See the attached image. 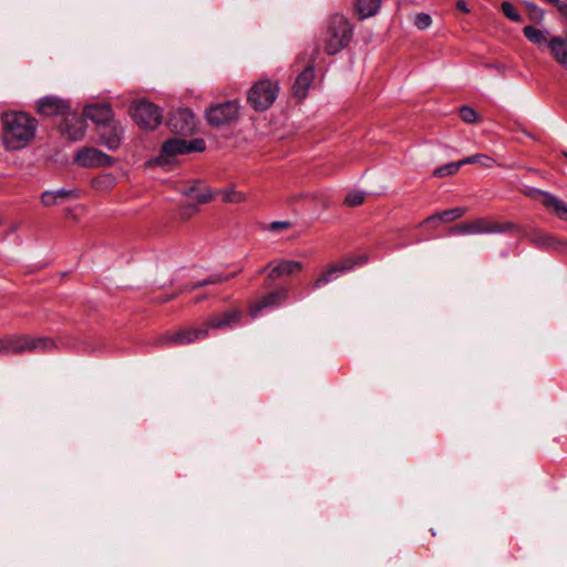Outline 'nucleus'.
Returning <instances> with one entry per match:
<instances>
[{
    "instance_id": "nucleus-19",
    "label": "nucleus",
    "mask_w": 567,
    "mask_h": 567,
    "mask_svg": "<svg viewBox=\"0 0 567 567\" xmlns=\"http://www.w3.org/2000/svg\"><path fill=\"white\" fill-rule=\"evenodd\" d=\"M529 195L542 196V204L546 207V209L555 214L559 219L567 221V204L564 200L550 193L540 189H533Z\"/></svg>"
},
{
    "instance_id": "nucleus-29",
    "label": "nucleus",
    "mask_w": 567,
    "mask_h": 567,
    "mask_svg": "<svg viewBox=\"0 0 567 567\" xmlns=\"http://www.w3.org/2000/svg\"><path fill=\"white\" fill-rule=\"evenodd\" d=\"M236 276H237L236 272H231V274H228V275L215 274V275H212L209 278H207L205 280L198 281L197 284H195L193 286V288L204 287V286H207V285H220L223 282H226V281L235 278Z\"/></svg>"
},
{
    "instance_id": "nucleus-2",
    "label": "nucleus",
    "mask_w": 567,
    "mask_h": 567,
    "mask_svg": "<svg viewBox=\"0 0 567 567\" xmlns=\"http://www.w3.org/2000/svg\"><path fill=\"white\" fill-rule=\"evenodd\" d=\"M241 318V311L238 309L227 310L223 313L210 317L203 328L184 329L163 338V342L173 346L189 344L196 340L208 336L209 329H226L237 326Z\"/></svg>"
},
{
    "instance_id": "nucleus-20",
    "label": "nucleus",
    "mask_w": 567,
    "mask_h": 567,
    "mask_svg": "<svg viewBox=\"0 0 567 567\" xmlns=\"http://www.w3.org/2000/svg\"><path fill=\"white\" fill-rule=\"evenodd\" d=\"M122 128L118 125L104 126L100 134L101 143L110 151L118 148L121 144Z\"/></svg>"
},
{
    "instance_id": "nucleus-5",
    "label": "nucleus",
    "mask_w": 567,
    "mask_h": 567,
    "mask_svg": "<svg viewBox=\"0 0 567 567\" xmlns=\"http://www.w3.org/2000/svg\"><path fill=\"white\" fill-rule=\"evenodd\" d=\"M205 142L202 138L185 141L182 138H169L163 143L161 153L156 158L158 165L169 164L176 155L189 154L192 152H203Z\"/></svg>"
},
{
    "instance_id": "nucleus-3",
    "label": "nucleus",
    "mask_w": 567,
    "mask_h": 567,
    "mask_svg": "<svg viewBox=\"0 0 567 567\" xmlns=\"http://www.w3.org/2000/svg\"><path fill=\"white\" fill-rule=\"evenodd\" d=\"M353 37V25L341 14L330 17L323 34V48L327 54L334 55L349 45Z\"/></svg>"
},
{
    "instance_id": "nucleus-11",
    "label": "nucleus",
    "mask_w": 567,
    "mask_h": 567,
    "mask_svg": "<svg viewBox=\"0 0 567 567\" xmlns=\"http://www.w3.org/2000/svg\"><path fill=\"white\" fill-rule=\"evenodd\" d=\"M182 194L194 202L183 206L182 214L186 217H189L190 214L196 209V205L207 204L214 197L209 187L202 182H196L192 186L184 187L182 189Z\"/></svg>"
},
{
    "instance_id": "nucleus-28",
    "label": "nucleus",
    "mask_w": 567,
    "mask_h": 567,
    "mask_svg": "<svg viewBox=\"0 0 567 567\" xmlns=\"http://www.w3.org/2000/svg\"><path fill=\"white\" fill-rule=\"evenodd\" d=\"M462 166L463 165L461 164V161L441 165L434 169L433 176L437 178H443L455 175Z\"/></svg>"
},
{
    "instance_id": "nucleus-35",
    "label": "nucleus",
    "mask_w": 567,
    "mask_h": 567,
    "mask_svg": "<svg viewBox=\"0 0 567 567\" xmlns=\"http://www.w3.org/2000/svg\"><path fill=\"white\" fill-rule=\"evenodd\" d=\"M432 23V19L427 13H417L414 17V25L420 30L427 29Z\"/></svg>"
},
{
    "instance_id": "nucleus-4",
    "label": "nucleus",
    "mask_w": 567,
    "mask_h": 567,
    "mask_svg": "<svg viewBox=\"0 0 567 567\" xmlns=\"http://www.w3.org/2000/svg\"><path fill=\"white\" fill-rule=\"evenodd\" d=\"M55 348V342L48 337L31 338L10 334L0 338V354H19L23 352H44Z\"/></svg>"
},
{
    "instance_id": "nucleus-41",
    "label": "nucleus",
    "mask_w": 567,
    "mask_h": 567,
    "mask_svg": "<svg viewBox=\"0 0 567 567\" xmlns=\"http://www.w3.org/2000/svg\"><path fill=\"white\" fill-rule=\"evenodd\" d=\"M173 298H174L173 295H165L164 297L158 299V302H167V301L172 300Z\"/></svg>"
},
{
    "instance_id": "nucleus-33",
    "label": "nucleus",
    "mask_w": 567,
    "mask_h": 567,
    "mask_svg": "<svg viewBox=\"0 0 567 567\" xmlns=\"http://www.w3.org/2000/svg\"><path fill=\"white\" fill-rule=\"evenodd\" d=\"M501 8H502V12L504 13V16L506 18H508L509 20L514 21V22H519L522 20V17L520 14L518 13L517 9L515 8V6L508 1H504L502 4H501Z\"/></svg>"
},
{
    "instance_id": "nucleus-15",
    "label": "nucleus",
    "mask_w": 567,
    "mask_h": 567,
    "mask_svg": "<svg viewBox=\"0 0 567 567\" xmlns=\"http://www.w3.org/2000/svg\"><path fill=\"white\" fill-rule=\"evenodd\" d=\"M268 269V277L275 280L300 272L303 269V264L297 260H272L265 268L260 269L258 274H262Z\"/></svg>"
},
{
    "instance_id": "nucleus-10",
    "label": "nucleus",
    "mask_w": 567,
    "mask_h": 567,
    "mask_svg": "<svg viewBox=\"0 0 567 567\" xmlns=\"http://www.w3.org/2000/svg\"><path fill=\"white\" fill-rule=\"evenodd\" d=\"M509 225L502 226L496 223L488 221L484 218H477L451 228L450 234L453 235H477V234H496L505 231Z\"/></svg>"
},
{
    "instance_id": "nucleus-13",
    "label": "nucleus",
    "mask_w": 567,
    "mask_h": 567,
    "mask_svg": "<svg viewBox=\"0 0 567 567\" xmlns=\"http://www.w3.org/2000/svg\"><path fill=\"white\" fill-rule=\"evenodd\" d=\"M74 162L82 167L111 166L113 159L95 147H83L74 157Z\"/></svg>"
},
{
    "instance_id": "nucleus-23",
    "label": "nucleus",
    "mask_w": 567,
    "mask_h": 567,
    "mask_svg": "<svg viewBox=\"0 0 567 567\" xmlns=\"http://www.w3.org/2000/svg\"><path fill=\"white\" fill-rule=\"evenodd\" d=\"M551 54L565 68H567V42L560 38H553L548 42Z\"/></svg>"
},
{
    "instance_id": "nucleus-37",
    "label": "nucleus",
    "mask_w": 567,
    "mask_h": 567,
    "mask_svg": "<svg viewBox=\"0 0 567 567\" xmlns=\"http://www.w3.org/2000/svg\"><path fill=\"white\" fill-rule=\"evenodd\" d=\"M290 226H291V224L289 221L276 220V221L270 223L267 228L271 231H279V230L287 229Z\"/></svg>"
},
{
    "instance_id": "nucleus-40",
    "label": "nucleus",
    "mask_w": 567,
    "mask_h": 567,
    "mask_svg": "<svg viewBox=\"0 0 567 567\" xmlns=\"http://www.w3.org/2000/svg\"><path fill=\"white\" fill-rule=\"evenodd\" d=\"M456 8L460 11L465 12V13H467L470 11L468 8H467L466 2L464 0H457Z\"/></svg>"
},
{
    "instance_id": "nucleus-25",
    "label": "nucleus",
    "mask_w": 567,
    "mask_h": 567,
    "mask_svg": "<svg viewBox=\"0 0 567 567\" xmlns=\"http://www.w3.org/2000/svg\"><path fill=\"white\" fill-rule=\"evenodd\" d=\"M381 6V0H358L357 10L361 19L374 16Z\"/></svg>"
},
{
    "instance_id": "nucleus-1",
    "label": "nucleus",
    "mask_w": 567,
    "mask_h": 567,
    "mask_svg": "<svg viewBox=\"0 0 567 567\" xmlns=\"http://www.w3.org/2000/svg\"><path fill=\"white\" fill-rule=\"evenodd\" d=\"M2 121V144L8 151L27 147L34 138L38 121L24 112H7Z\"/></svg>"
},
{
    "instance_id": "nucleus-16",
    "label": "nucleus",
    "mask_w": 567,
    "mask_h": 567,
    "mask_svg": "<svg viewBox=\"0 0 567 567\" xmlns=\"http://www.w3.org/2000/svg\"><path fill=\"white\" fill-rule=\"evenodd\" d=\"M62 135L72 142L81 141L86 131L85 120L76 113H69L60 124Z\"/></svg>"
},
{
    "instance_id": "nucleus-34",
    "label": "nucleus",
    "mask_w": 567,
    "mask_h": 567,
    "mask_svg": "<svg viewBox=\"0 0 567 567\" xmlns=\"http://www.w3.org/2000/svg\"><path fill=\"white\" fill-rule=\"evenodd\" d=\"M364 198H365L364 192L353 190V192H350L346 196L344 204L350 207L359 206V205L363 204Z\"/></svg>"
},
{
    "instance_id": "nucleus-27",
    "label": "nucleus",
    "mask_w": 567,
    "mask_h": 567,
    "mask_svg": "<svg viewBox=\"0 0 567 567\" xmlns=\"http://www.w3.org/2000/svg\"><path fill=\"white\" fill-rule=\"evenodd\" d=\"M523 32L525 38L535 44H544L548 41L547 33L533 25L525 27Z\"/></svg>"
},
{
    "instance_id": "nucleus-38",
    "label": "nucleus",
    "mask_w": 567,
    "mask_h": 567,
    "mask_svg": "<svg viewBox=\"0 0 567 567\" xmlns=\"http://www.w3.org/2000/svg\"><path fill=\"white\" fill-rule=\"evenodd\" d=\"M537 241L544 247H554L555 238L548 234L540 235Z\"/></svg>"
},
{
    "instance_id": "nucleus-12",
    "label": "nucleus",
    "mask_w": 567,
    "mask_h": 567,
    "mask_svg": "<svg viewBox=\"0 0 567 567\" xmlns=\"http://www.w3.org/2000/svg\"><path fill=\"white\" fill-rule=\"evenodd\" d=\"M172 132L179 135H192L196 130V117L188 109L174 111L167 122Z\"/></svg>"
},
{
    "instance_id": "nucleus-42",
    "label": "nucleus",
    "mask_w": 567,
    "mask_h": 567,
    "mask_svg": "<svg viewBox=\"0 0 567 567\" xmlns=\"http://www.w3.org/2000/svg\"><path fill=\"white\" fill-rule=\"evenodd\" d=\"M313 65L312 64H308L305 66V69L302 71H307V72H310V71H313Z\"/></svg>"
},
{
    "instance_id": "nucleus-21",
    "label": "nucleus",
    "mask_w": 567,
    "mask_h": 567,
    "mask_svg": "<svg viewBox=\"0 0 567 567\" xmlns=\"http://www.w3.org/2000/svg\"><path fill=\"white\" fill-rule=\"evenodd\" d=\"M69 197H76V190L74 189H56V190H45L41 195V203L45 207L54 206L59 203V200H64Z\"/></svg>"
},
{
    "instance_id": "nucleus-14",
    "label": "nucleus",
    "mask_w": 567,
    "mask_h": 567,
    "mask_svg": "<svg viewBox=\"0 0 567 567\" xmlns=\"http://www.w3.org/2000/svg\"><path fill=\"white\" fill-rule=\"evenodd\" d=\"M37 111L43 116H66L70 113V103L58 96L48 95L38 101Z\"/></svg>"
},
{
    "instance_id": "nucleus-24",
    "label": "nucleus",
    "mask_w": 567,
    "mask_h": 567,
    "mask_svg": "<svg viewBox=\"0 0 567 567\" xmlns=\"http://www.w3.org/2000/svg\"><path fill=\"white\" fill-rule=\"evenodd\" d=\"M464 214H465V208H462V207L446 209L444 212H441V213H437V214H434V215L427 217L421 225L432 223L435 220L453 221V220L461 218Z\"/></svg>"
},
{
    "instance_id": "nucleus-8",
    "label": "nucleus",
    "mask_w": 567,
    "mask_h": 567,
    "mask_svg": "<svg viewBox=\"0 0 567 567\" xmlns=\"http://www.w3.org/2000/svg\"><path fill=\"white\" fill-rule=\"evenodd\" d=\"M239 114V102L237 100H229L208 107L205 112V117L209 125L218 127L236 121Z\"/></svg>"
},
{
    "instance_id": "nucleus-30",
    "label": "nucleus",
    "mask_w": 567,
    "mask_h": 567,
    "mask_svg": "<svg viewBox=\"0 0 567 567\" xmlns=\"http://www.w3.org/2000/svg\"><path fill=\"white\" fill-rule=\"evenodd\" d=\"M247 199V195L234 188L226 189L223 195V200L226 203L239 204Z\"/></svg>"
},
{
    "instance_id": "nucleus-22",
    "label": "nucleus",
    "mask_w": 567,
    "mask_h": 567,
    "mask_svg": "<svg viewBox=\"0 0 567 567\" xmlns=\"http://www.w3.org/2000/svg\"><path fill=\"white\" fill-rule=\"evenodd\" d=\"M315 73H298V76L293 83L292 91L296 97L302 100L306 97L307 92L313 82Z\"/></svg>"
},
{
    "instance_id": "nucleus-32",
    "label": "nucleus",
    "mask_w": 567,
    "mask_h": 567,
    "mask_svg": "<svg viewBox=\"0 0 567 567\" xmlns=\"http://www.w3.org/2000/svg\"><path fill=\"white\" fill-rule=\"evenodd\" d=\"M460 116L467 124L476 123L480 120L477 112L471 106L463 105L460 107Z\"/></svg>"
},
{
    "instance_id": "nucleus-9",
    "label": "nucleus",
    "mask_w": 567,
    "mask_h": 567,
    "mask_svg": "<svg viewBox=\"0 0 567 567\" xmlns=\"http://www.w3.org/2000/svg\"><path fill=\"white\" fill-rule=\"evenodd\" d=\"M365 262L367 258L364 256H358L354 258H347L338 264H333L318 276V278L313 281L311 288L313 290L319 289L328 285L329 282L336 280L342 274L352 270L355 266L364 265Z\"/></svg>"
},
{
    "instance_id": "nucleus-18",
    "label": "nucleus",
    "mask_w": 567,
    "mask_h": 567,
    "mask_svg": "<svg viewBox=\"0 0 567 567\" xmlns=\"http://www.w3.org/2000/svg\"><path fill=\"white\" fill-rule=\"evenodd\" d=\"M83 115L99 125H105L112 121L113 110L109 103H93L84 106Z\"/></svg>"
},
{
    "instance_id": "nucleus-17",
    "label": "nucleus",
    "mask_w": 567,
    "mask_h": 567,
    "mask_svg": "<svg viewBox=\"0 0 567 567\" xmlns=\"http://www.w3.org/2000/svg\"><path fill=\"white\" fill-rule=\"evenodd\" d=\"M288 298V289L285 287L277 288L269 293L265 295L261 299L252 303L249 308V313L256 318L261 310L282 305Z\"/></svg>"
},
{
    "instance_id": "nucleus-43",
    "label": "nucleus",
    "mask_w": 567,
    "mask_h": 567,
    "mask_svg": "<svg viewBox=\"0 0 567 567\" xmlns=\"http://www.w3.org/2000/svg\"><path fill=\"white\" fill-rule=\"evenodd\" d=\"M563 156L567 158V152H564V153H563Z\"/></svg>"
},
{
    "instance_id": "nucleus-36",
    "label": "nucleus",
    "mask_w": 567,
    "mask_h": 567,
    "mask_svg": "<svg viewBox=\"0 0 567 567\" xmlns=\"http://www.w3.org/2000/svg\"><path fill=\"white\" fill-rule=\"evenodd\" d=\"M526 7L529 12V17L534 21H540L544 18V11L534 3L526 2Z\"/></svg>"
},
{
    "instance_id": "nucleus-26",
    "label": "nucleus",
    "mask_w": 567,
    "mask_h": 567,
    "mask_svg": "<svg viewBox=\"0 0 567 567\" xmlns=\"http://www.w3.org/2000/svg\"><path fill=\"white\" fill-rule=\"evenodd\" d=\"M461 164L463 166L467 165V164H480L481 166H483L485 168H492L497 165V163L494 158H492L491 156H488L486 154H482V153L474 154V155H471V156H467V157L461 159Z\"/></svg>"
},
{
    "instance_id": "nucleus-7",
    "label": "nucleus",
    "mask_w": 567,
    "mask_h": 567,
    "mask_svg": "<svg viewBox=\"0 0 567 567\" xmlns=\"http://www.w3.org/2000/svg\"><path fill=\"white\" fill-rule=\"evenodd\" d=\"M131 115L134 122L143 130H155L163 120L162 110L147 100L133 103Z\"/></svg>"
},
{
    "instance_id": "nucleus-39",
    "label": "nucleus",
    "mask_w": 567,
    "mask_h": 567,
    "mask_svg": "<svg viewBox=\"0 0 567 567\" xmlns=\"http://www.w3.org/2000/svg\"><path fill=\"white\" fill-rule=\"evenodd\" d=\"M553 4L557 8L561 16L567 18V3L557 0Z\"/></svg>"
},
{
    "instance_id": "nucleus-31",
    "label": "nucleus",
    "mask_w": 567,
    "mask_h": 567,
    "mask_svg": "<svg viewBox=\"0 0 567 567\" xmlns=\"http://www.w3.org/2000/svg\"><path fill=\"white\" fill-rule=\"evenodd\" d=\"M114 183H115V179L112 175H102V176H99L96 177L92 185L95 189H99V190H106V189H110L114 186Z\"/></svg>"
},
{
    "instance_id": "nucleus-6",
    "label": "nucleus",
    "mask_w": 567,
    "mask_h": 567,
    "mask_svg": "<svg viewBox=\"0 0 567 567\" xmlns=\"http://www.w3.org/2000/svg\"><path fill=\"white\" fill-rule=\"evenodd\" d=\"M279 93L277 81L264 79L255 83L248 92V103L255 111L268 110Z\"/></svg>"
}]
</instances>
